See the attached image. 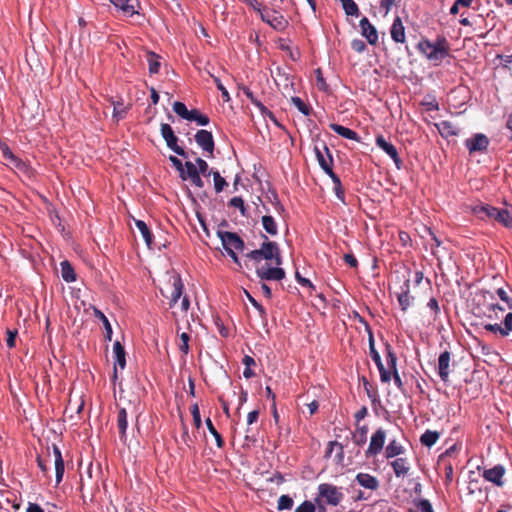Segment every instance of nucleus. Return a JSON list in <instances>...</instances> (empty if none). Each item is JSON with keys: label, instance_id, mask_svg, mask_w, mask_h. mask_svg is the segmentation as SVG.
Listing matches in <instances>:
<instances>
[{"label": "nucleus", "instance_id": "f257e3e1", "mask_svg": "<svg viewBox=\"0 0 512 512\" xmlns=\"http://www.w3.org/2000/svg\"><path fill=\"white\" fill-rule=\"evenodd\" d=\"M417 47L436 66L440 65L443 59L449 56L450 52V45L444 36H438L435 41L423 39Z\"/></svg>", "mask_w": 512, "mask_h": 512}, {"label": "nucleus", "instance_id": "f03ea898", "mask_svg": "<svg viewBox=\"0 0 512 512\" xmlns=\"http://www.w3.org/2000/svg\"><path fill=\"white\" fill-rule=\"evenodd\" d=\"M262 238H264L265 241L261 244L260 248L246 253V257L255 263L267 260L272 261L277 266H280L282 264V257L278 244L276 242L269 241L267 236L264 234H262Z\"/></svg>", "mask_w": 512, "mask_h": 512}, {"label": "nucleus", "instance_id": "7ed1b4c3", "mask_svg": "<svg viewBox=\"0 0 512 512\" xmlns=\"http://www.w3.org/2000/svg\"><path fill=\"white\" fill-rule=\"evenodd\" d=\"M344 495L341 488L330 483H321L318 486V494L315 498V503L320 506L322 502L328 505L337 506L341 503Z\"/></svg>", "mask_w": 512, "mask_h": 512}, {"label": "nucleus", "instance_id": "20e7f679", "mask_svg": "<svg viewBox=\"0 0 512 512\" xmlns=\"http://www.w3.org/2000/svg\"><path fill=\"white\" fill-rule=\"evenodd\" d=\"M372 359L375 362L382 382L387 383L391 380L392 373L397 370V358L395 354H384L385 364L383 363L381 354H371Z\"/></svg>", "mask_w": 512, "mask_h": 512}, {"label": "nucleus", "instance_id": "39448f33", "mask_svg": "<svg viewBox=\"0 0 512 512\" xmlns=\"http://www.w3.org/2000/svg\"><path fill=\"white\" fill-rule=\"evenodd\" d=\"M160 132L169 149H171L177 155L187 158L188 155L186 151L178 145V137L175 135L172 127L169 124L162 123Z\"/></svg>", "mask_w": 512, "mask_h": 512}, {"label": "nucleus", "instance_id": "423d86ee", "mask_svg": "<svg viewBox=\"0 0 512 512\" xmlns=\"http://www.w3.org/2000/svg\"><path fill=\"white\" fill-rule=\"evenodd\" d=\"M218 237L221 239L222 245L226 251L229 250H237V251H243L245 244L242 238L234 233V232H228V231H217Z\"/></svg>", "mask_w": 512, "mask_h": 512}, {"label": "nucleus", "instance_id": "0eeeda50", "mask_svg": "<svg viewBox=\"0 0 512 512\" xmlns=\"http://www.w3.org/2000/svg\"><path fill=\"white\" fill-rule=\"evenodd\" d=\"M314 152L316 155V159L320 167L323 169V171L325 173L331 172L333 158L327 145L324 142H322L320 145L316 144L314 147Z\"/></svg>", "mask_w": 512, "mask_h": 512}, {"label": "nucleus", "instance_id": "6e6552de", "mask_svg": "<svg viewBox=\"0 0 512 512\" xmlns=\"http://www.w3.org/2000/svg\"><path fill=\"white\" fill-rule=\"evenodd\" d=\"M386 440V432L384 429H377L370 438V443L365 451L366 457L377 456L383 450Z\"/></svg>", "mask_w": 512, "mask_h": 512}, {"label": "nucleus", "instance_id": "1a4fd4ad", "mask_svg": "<svg viewBox=\"0 0 512 512\" xmlns=\"http://www.w3.org/2000/svg\"><path fill=\"white\" fill-rule=\"evenodd\" d=\"M257 276L264 281H280L285 278L284 269L280 268L276 265V267H268L267 265H262L256 268Z\"/></svg>", "mask_w": 512, "mask_h": 512}, {"label": "nucleus", "instance_id": "9d476101", "mask_svg": "<svg viewBox=\"0 0 512 512\" xmlns=\"http://www.w3.org/2000/svg\"><path fill=\"white\" fill-rule=\"evenodd\" d=\"M505 473L506 470L504 466L498 464L492 468L484 469L482 476L486 481L493 483L495 486L502 487L505 484V481L503 479Z\"/></svg>", "mask_w": 512, "mask_h": 512}, {"label": "nucleus", "instance_id": "9b49d317", "mask_svg": "<svg viewBox=\"0 0 512 512\" xmlns=\"http://www.w3.org/2000/svg\"><path fill=\"white\" fill-rule=\"evenodd\" d=\"M194 138H195L197 145L199 147H201V149L204 152H207L210 155L213 154V151L215 148V142H214L213 135L210 131H207L204 129L198 130L197 133L195 134Z\"/></svg>", "mask_w": 512, "mask_h": 512}, {"label": "nucleus", "instance_id": "f8f14e48", "mask_svg": "<svg viewBox=\"0 0 512 512\" xmlns=\"http://www.w3.org/2000/svg\"><path fill=\"white\" fill-rule=\"evenodd\" d=\"M376 145L383 150L387 155H389L393 162L395 163L398 169L401 168L402 160L400 159L396 147L390 142L386 141V139L382 135H378L375 139Z\"/></svg>", "mask_w": 512, "mask_h": 512}, {"label": "nucleus", "instance_id": "ddd939ff", "mask_svg": "<svg viewBox=\"0 0 512 512\" xmlns=\"http://www.w3.org/2000/svg\"><path fill=\"white\" fill-rule=\"evenodd\" d=\"M465 145L470 153L482 152L487 149L489 140L484 134H476L473 138L467 139Z\"/></svg>", "mask_w": 512, "mask_h": 512}, {"label": "nucleus", "instance_id": "4468645a", "mask_svg": "<svg viewBox=\"0 0 512 512\" xmlns=\"http://www.w3.org/2000/svg\"><path fill=\"white\" fill-rule=\"evenodd\" d=\"M359 26L361 28V34L367 39L368 43L375 45L378 42V32L375 26L372 25L366 17L360 20Z\"/></svg>", "mask_w": 512, "mask_h": 512}, {"label": "nucleus", "instance_id": "2eb2a0df", "mask_svg": "<svg viewBox=\"0 0 512 512\" xmlns=\"http://www.w3.org/2000/svg\"><path fill=\"white\" fill-rule=\"evenodd\" d=\"M397 299L399 302V305L403 311H406L412 301L413 297L410 296V281L406 280L403 285L400 287V292L397 293Z\"/></svg>", "mask_w": 512, "mask_h": 512}, {"label": "nucleus", "instance_id": "dca6fc26", "mask_svg": "<svg viewBox=\"0 0 512 512\" xmlns=\"http://www.w3.org/2000/svg\"><path fill=\"white\" fill-rule=\"evenodd\" d=\"M355 481L363 488L375 491L379 488V481L375 476L368 473H358Z\"/></svg>", "mask_w": 512, "mask_h": 512}, {"label": "nucleus", "instance_id": "f3484780", "mask_svg": "<svg viewBox=\"0 0 512 512\" xmlns=\"http://www.w3.org/2000/svg\"><path fill=\"white\" fill-rule=\"evenodd\" d=\"M53 454H54V465H55V473H56V483L59 484L64 475L65 466L64 460L62 458L61 451L58 446L53 445Z\"/></svg>", "mask_w": 512, "mask_h": 512}, {"label": "nucleus", "instance_id": "a211bd4d", "mask_svg": "<svg viewBox=\"0 0 512 512\" xmlns=\"http://www.w3.org/2000/svg\"><path fill=\"white\" fill-rule=\"evenodd\" d=\"M391 38L393 41L397 43L405 42V28L403 26L402 20L399 16H397L391 26Z\"/></svg>", "mask_w": 512, "mask_h": 512}, {"label": "nucleus", "instance_id": "6ab92c4d", "mask_svg": "<svg viewBox=\"0 0 512 512\" xmlns=\"http://www.w3.org/2000/svg\"><path fill=\"white\" fill-rule=\"evenodd\" d=\"M390 465L396 475V477H405L410 471V464L407 458H396Z\"/></svg>", "mask_w": 512, "mask_h": 512}, {"label": "nucleus", "instance_id": "aec40b11", "mask_svg": "<svg viewBox=\"0 0 512 512\" xmlns=\"http://www.w3.org/2000/svg\"><path fill=\"white\" fill-rule=\"evenodd\" d=\"M329 127L332 131H334L335 133H337L338 135H340L346 139L354 140L357 142L360 141L359 135L355 131H353L347 127H344V126H342L340 124H336V123H331L329 125Z\"/></svg>", "mask_w": 512, "mask_h": 512}, {"label": "nucleus", "instance_id": "412c9836", "mask_svg": "<svg viewBox=\"0 0 512 512\" xmlns=\"http://www.w3.org/2000/svg\"><path fill=\"white\" fill-rule=\"evenodd\" d=\"M183 292V283L181 277L176 275L173 277L172 291L170 295V307L174 306L181 298Z\"/></svg>", "mask_w": 512, "mask_h": 512}, {"label": "nucleus", "instance_id": "4be33fe9", "mask_svg": "<svg viewBox=\"0 0 512 512\" xmlns=\"http://www.w3.org/2000/svg\"><path fill=\"white\" fill-rule=\"evenodd\" d=\"M493 219L507 228H512V207L510 209L497 208Z\"/></svg>", "mask_w": 512, "mask_h": 512}, {"label": "nucleus", "instance_id": "5701e85b", "mask_svg": "<svg viewBox=\"0 0 512 512\" xmlns=\"http://www.w3.org/2000/svg\"><path fill=\"white\" fill-rule=\"evenodd\" d=\"M450 354H440L438 361V373L442 381L448 382Z\"/></svg>", "mask_w": 512, "mask_h": 512}, {"label": "nucleus", "instance_id": "b1692460", "mask_svg": "<svg viewBox=\"0 0 512 512\" xmlns=\"http://www.w3.org/2000/svg\"><path fill=\"white\" fill-rule=\"evenodd\" d=\"M266 23L275 30H283L287 25V21L284 17L276 11H271L269 16H267Z\"/></svg>", "mask_w": 512, "mask_h": 512}, {"label": "nucleus", "instance_id": "393cba45", "mask_svg": "<svg viewBox=\"0 0 512 512\" xmlns=\"http://www.w3.org/2000/svg\"><path fill=\"white\" fill-rule=\"evenodd\" d=\"M404 451V447L396 439H392L385 448V457L394 458L403 454Z\"/></svg>", "mask_w": 512, "mask_h": 512}, {"label": "nucleus", "instance_id": "a878e982", "mask_svg": "<svg viewBox=\"0 0 512 512\" xmlns=\"http://www.w3.org/2000/svg\"><path fill=\"white\" fill-rule=\"evenodd\" d=\"M436 127L442 137L448 138L458 134V129L449 121H441L436 124Z\"/></svg>", "mask_w": 512, "mask_h": 512}, {"label": "nucleus", "instance_id": "bb28decb", "mask_svg": "<svg viewBox=\"0 0 512 512\" xmlns=\"http://www.w3.org/2000/svg\"><path fill=\"white\" fill-rule=\"evenodd\" d=\"M497 208L490 206L488 204H478L473 208L474 214H476L480 218H490L493 219L494 214Z\"/></svg>", "mask_w": 512, "mask_h": 512}, {"label": "nucleus", "instance_id": "cd10ccee", "mask_svg": "<svg viewBox=\"0 0 512 512\" xmlns=\"http://www.w3.org/2000/svg\"><path fill=\"white\" fill-rule=\"evenodd\" d=\"M117 426L120 432L121 440H126V430L128 426L127 422V412L125 408H121L117 415Z\"/></svg>", "mask_w": 512, "mask_h": 512}, {"label": "nucleus", "instance_id": "c85d7f7f", "mask_svg": "<svg viewBox=\"0 0 512 512\" xmlns=\"http://www.w3.org/2000/svg\"><path fill=\"white\" fill-rule=\"evenodd\" d=\"M264 230L271 236L278 234V226L274 218L270 215H264L261 219Z\"/></svg>", "mask_w": 512, "mask_h": 512}, {"label": "nucleus", "instance_id": "c756f323", "mask_svg": "<svg viewBox=\"0 0 512 512\" xmlns=\"http://www.w3.org/2000/svg\"><path fill=\"white\" fill-rule=\"evenodd\" d=\"M61 276L64 281L70 283L76 280V274L72 265L68 261L61 262Z\"/></svg>", "mask_w": 512, "mask_h": 512}, {"label": "nucleus", "instance_id": "7c9ffc66", "mask_svg": "<svg viewBox=\"0 0 512 512\" xmlns=\"http://www.w3.org/2000/svg\"><path fill=\"white\" fill-rule=\"evenodd\" d=\"M135 225L136 227L138 228V230L140 231L146 245L151 248L152 246V233L150 232V229L148 228V226L146 225V223L142 220H135Z\"/></svg>", "mask_w": 512, "mask_h": 512}, {"label": "nucleus", "instance_id": "2f4dec72", "mask_svg": "<svg viewBox=\"0 0 512 512\" xmlns=\"http://www.w3.org/2000/svg\"><path fill=\"white\" fill-rule=\"evenodd\" d=\"M439 433L432 430H426L420 437V442L426 447L433 446L439 439Z\"/></svg>", "mask_w": 512, "mask_h": 512}, {"label": "nucleus", "instance_id": "473e14b6", "mask_svg": "<svg viewBox=\"0 0 512 512\" xmlns=\"http://www.w3.org/2000/svg\"><path fill=\"white\" fill-rule=\"evenodd\" d=\"M367 426L358 427L355 433L352 435V440L357 446H362L367 441Z\"/></svg>", "mask_w": 512, "mask_h": 512}, {"label": "nucleus", "instance_id": "72a5a7b5", "mask_svg": "<svg viewBox=\"0 0 512 512\" xmlns=\"http://www.w3.org/2000/svg\"><path fill=\"white\" fill-rule=\"evenodd\" d=\"M345 13L348 16L358 17L360 14L358 5L354 0H340Z\"/></svg>", "mask_w": 512, "mask_h": 512}, {"label": "nucleus", "instance_id": "f704fd0d", "mask_svg": "<svg viewBox=\"0 0 512 512\" xmlns=\"http://www.w3.org/2000/svg\"><path fill=\"white\" fill-rule=\"evenodd\" d=\"M0 148L2 150V155H3V158L5 160L11 162L12 164H14L18 168L23 167L25 165L20 159H18L12 153V151L9 149V147L7 145H3Z\"/></svg>", "mask_w": 512, "mask_h": 512}, {"label": "nucleus", "instance_id": "c9c22d12", "mask_svg": "<svg viewBox=\"0 0 512 512\" xmlns=\"http://www.w3.org/2000/svg\"><path fill=\"white\" fill-rule=\"evenodd\" d=\"M110 1L115 7L121 9L127 15L132 16L136 13L134 6L132 4H130L131 0H110Z\"/></svg>", "mask_w": 512, "mask_h": 512}, {"label": "nucleus", "instance_id": "e433bc0d", "mask_svg": "<svg viewBox=\"0 0 512 512\" xmlns=\"http://www.w3.org/2000/svg\"><path fill=\"white\" fill-rule=\"evenodd\" d=\"M147 62H148V66H149V72L151 74H156L159 72L161 64H160L158 55H156L153 52H149L147 54Z\"/></svg>", "mask_w": 512, "mask_h": 512}, {"label": "nucleus", "instance_id": "4c0bfd02", "mask_svg": "<svg viewBox=\"0 0 512 512\" xmlns=\"http://www.w3.org/2000/svg\"><path fill=\"white\" fill-rule=\"evenodd\" d=\"M205 423H206V426L209 430V432L211 433V435L215 438V441H216V445L218 448H223L224 445H225V442L221 436V434L216 430V428L214 427L212 421L210 418H207L205 420Z\"/></svg>", "mask_w": 512, "mask_h": 512}, {"label": "nucleus", "instance_id": "58836bf2", "mask_svg": "<svg viewBox=\"0 0 512 512\" xmlns=\"http://www.w3.org/2000/svg\"><path fill=\"white\" fill-rule=\"evenodd\" d=\"M243 93L246 95V97L262 112V114L268 113L270 116H272V113L267 110V108L253 95L251 90L247 87H244Z\"/></svg>", "mask_w": 512, "mask_h": 512}, {"label": "nucleus", "instance_id": "ea45409f", "mask_svg": "<svg viewBox=\"0 0 512 512\" xmlns=\"http://www.w3.org/2000/svg\"><path fill=\"white\" fill-rule=\"evenodd\" d=\"M188 121H195L200 126H206L209 124L210 119L208 116L200 113L197 109L191 110V116L189 117Z\"/></svg>", "mask_w": 512, "mask_h": 512}, {"label": "nucleus", "instance_id": "a19ab883", "mask_svg": "<svg viewBox=\"0 0 512 512\" xmlns=\"http://www.w3.org/2000/svg\"><path fill=\"white\" fill-rule=\"evenodd\" d=\"M242 362L245 365V369L243 371V376L246 379H250L253 376H255V372L251 369V366H255L256 365L255 360L251 356L246 354L245 357L243 358Z\"/></svg>", "mask_w": 512, "mask_h": 512}, {"label": "nucleus", "instance_id": "79ce46f5", "mask_svg": "<svg viewBox=\"0 0 512 512\" xmlns=\"http://www.w3.org/2000/svg\"><path fill=\"white\" fill-rule=\"evenodd\" d=\"M174 112L181 118L188 120L191 116V110H188L183 102L176 101L173 104Z\"/></svg>", "mask_w": 512, "mask_h": 512}, {"label": "nucleus", "instance_id": "37998d69", "mask_svg": "<svg viewBox=\"0 0 512 512\" xmlns=\"http://www.w3.org/2000/svg\"><path fill=\"white\" fill-rule=\"evenodd\" d=\"M116 358L114 361V367H113V380L115 381L117 379V372L118 369L123 370L126 366V354H115Z\"/></svg>", "mask_w": 512, "mask_h": 512}, {"label": "nucleus", "instance_id": "c03bdc74", "mask_svg": "<svg viewBox=\"0 0 512 512\" xmlns=\"http://www.w3.org/2000/svg\"><path fill=\"white\" fill-rule=\"evenodd\" d=\"M293 504V499L289 495H281L277 502V509L279 511L290 510L293 507Z\"/></svg>", "mask_w": 512, "mask_h": 512}, {"label": "nucleus", "instance_id": "a18cd8bd", "mask_svg": "<svg viewBox=\"0 0 512 512\" xmlns=\"http://www.w3.org/2000/svg\"><path fill=\"white\" fill-rule=\"evenodd\" d=\"M291 102L303 115L308 116L310 114L309 106H307L300 97H292Z\"/></svg>", "mask_w": 512, "mask_h": 512}, {"label": "nucleus", "instance_id": "49530a36", "mask_svg": "<svg viewBox=\"0 0 512 512\" xmlns=\"http://www.w3.org/2000/svg\"><path fill=\"white\" fill-rule=\"evenodd\" d=\"M212 175L214 180L215 191L219 193L227 186V182L218 171H214Z\"/></svg>", "mask_w": 512, "mask_h": 512}, {"label": "nucleus", "instance_id": "de8ad7c7", "mask_svg": "<svg viewBox=\"0 0 512 512\" xmlns=\"http://www.w3.org/2000/svg\"><path fill=\"white\" fill-rule=\"evenodd\" d=\"M196 165L197 169L199 171V174H202L203 176L207 177L213 174L214 171L209 170V166L205 160L202 158L196 159Z\"/></svg>", "mask_w": 512, "mask_h": 512}, {"label": "nucleus", "instance_id": "09e8293b", "mask_svg": "<svg viewBox=\"0 0 512 512\" xmlns=\"http://www.w3.org/2000/svg\"><path fill=\"white\" fill-rule=\"evenodd\" d=\"M334 447L338 448V457H339V460L341 461L342 458H343V455H344V447H343V445L341 443H339L337 441H330L328 443V448H327V451H326V457H329L331 455Z\"/></svg>", "mask_w": 512, "mask_h": 512}, {"label": "nucleus", "instance_id": "8fccbe9b", "mask_svg": "<svg viewBox=\"0 0 512 512\" xmlns=\"http://www.w3.org/2000/svg\"><path fill=\"white\" fill-rule=\"evenodd\" d=\"M229 206L238 208L242 216H246V207L244 205V200L241 197H233L229 201Z\"/></svg>", "mask_w": 512, "mask_h": 512}, {"label": "nucleus", "instance_id": "3c124183", "mask_svg": "<svg viewBox=\"0 0 512 512\" xmlns=\"http://www.w3.org/2000/svg\"><path fill=\"white\" fill-rule=\"evenodd\" d=\"M169 161L172 163V165L179 172L181 179L182 180H186L184 165H183L182 161L180 159H178L176 156H173V155H171L169 157Z\"/></svg>", "mask_w": 512, "mask_h": 512}, {"label": "nucleus", "instance_id": "603ef678", "mask_svg": "<svg viewBox=\"0 0 512 512\" xmlns=\"http://www.w3.org/2000/svg\"><path fill=\"white\" fill-rule=\"evenodd\" d=\"M184 170H185V176H186V180L187 179H191L192 177L196 176L197 174H199V171L197 169V165H195L194 163L190 162V161H187L184 165Z\"/></svg>", "mask_w": 512, "mask_h": 512}, {"label": "nucleus", "instance_id": "864d4df0", "mask_svg": "<svg viewBox=\"0 0 512 512\" xmlns=\"http://www.w3.org/2000/svg\"><path fill=\"white\" fill-rule=\"evenodd\" d=\"M190 410H191V414H192V417H193V423H194L195 427L197 429H199L201 427V425H202V420H201L198 404L194 403L191 406Z\"/></svg>", "mask_w": 512, "mask_h": 512}, {"label": "nucleus", "instance_id": "5fc2aeb1", "mask_svg": "<svg viewBox=\"0 0 512 512\" xmlns=\"http://www.w3.org/2000/svg\"><path fill=\"white\" fill-rule=\"evenodd\" d=\"M315 511H316L315 503H313L309 500H305L299 506H297L296 509L294 510V512H315Z\"/></svg>", "mask_w": 512, "mask_h": 512}, {"label": "nucleus", "instance_id": "6e6d98bb", "mask_svg": "<svg viewBox=\"0 0 512 512\" xmlns=\"http://www.w3.org/2000/svg\"><path fill=\"white\" fill-rule=\"evenodd\" d=\"M212 77H213V80H214V83H215L217 89L221 92V96H222L223 100L225 102L230 101L229 92L224 87V85L222 84L221 80L218 77H215V76H212Z\"/></svg>", "mask_w": 512, "mask_h": 512}, {"label": "nucleus", "instance_id": "4d7b16f0", "mask_svg": "<svg viewBox=\"0 0 512 512\" xmlns=\"http://www.w3.org/2000/svg\"><path fill=\"white\" fill-rule=\"evenodd\" d=\"M114 109H113V117L117 119L124 118L126 114V107H124L122 102L113 103Z\"/></svg>", "mask_w": 512, "mask_h": 512}, {"label": "nucleus", "instance_id": "13d9d810", "mask_svg": "<svg viewBox=\"0 0 512 512\" xmlns=\"http://www.w3.org/2000/svg\"><path fill=\"white\" fill-rule=\"evenodd\" d=\"M189 340H190V336H189L188 333L183 332L180 335L178 347H179L181 352H188V350H189V344H188Z\"/></svg>", "mask_w": 512, "mask_h": 512}, {"label": "nucleus", "instance_id": "bf43d9fd", "mask_svg": "<svg viewBox=\"0 0 512 512\" xmlns=\"http://www.w3.org/2000/svg\"><path fill=\"white\" fill-rule=\"evenodd\" d=\"M6 345L8 349H13L15 347L17 331H11L9 329L6 330Z\"/></svg>", "mask_w": 512, "mask_h": 512}, {"label": "nucleus", "instance_id": "052dcab7", "mask_svg": "<svg viewBox=\"0 0 512 512\" xmlns=\"http://www.w3.org/2000/svg\"><path fill=\"white\" fill-rule=\"evenodd\" d=\"M51 461V456L50 454L48 453L47 455V459L41 457V456H38L37 457V464H38V467L40 468V470L42 471V473L44 475L47 474V471H48V467H47V462H50Z\"/></svg>", "mask_w": 512, "mask_h": 512}, {"label": "nucleus", "instance_id": "680f3d73", "mask_svg": "<svg viewBox=\"0 0 512 512\" xmlns=\"http://www.w3.org/2000/svg\"><path fill=\"white\" fill-rule=\"evenodd\" d=\"M99 315H100V318L103 320V323H104V326H105L104 337H105V339H108L109 341H111L112 327H111L108 319L105 317V315L103 313L99 312Z\"/></svg>", "mask_w": 512, "mask_h": 512}, {"label": "nucleus", "instance_id": "e2e57ef3", "mask_svg": "<svg viewBox=\"0 0 512 512\" xmlns=\"http://www.w3.org/2000/svg\"><path fill=\"white\" fill-rule=\"evenodd\" d=\"M497 295L507 304L508 308L512 310V298L508 296L507 292L503 288H499L497 290Z\"/></svg>", "mask_w": 512, "mask_h": 512}, {"label": "nucleus", "instance_id": "0e129e2a", "mask_svg": "<svg viewBox=\"0 0 512 512\" xmlns=\"http://www.w3.org/2000/svg\"><path fill=\"white\" fill-rule=\"evenodd\" d=\"M351 47L354 51L358 52V53H362L366 50V44L364 41L360 40V39H354L352 42H351Z\"/></svg>", "mask_w": 512, "mask_h": 512}, {"label": "nucleus", "instance_id": "69168bd1", "mask_svg": "<svg viewBox=\"0 0 512 512\" xmlns=\"http://www.w3.org/2000/svg\"><path fill=\"white\" fill-rule=\"evenodd\" d=\"M503 330H504L503 336L508 335L509 332L512 331V312L508 313L505 316Z\"/></svg>", "mask_w": 512, "mask_h": 512}, {"label": "nucleus", "instance_id": "338daca9", "mask_svg": "<svg viewBox=\"0 0 512 512\" xmlns=\"http://www.w3.org/2000/svg\"><path fill=\"white\" fill-rule=\"evenodd\" d=\"M397 0H381L380 2V8L384 10V14L387 15L392 6L396 5Z\"/></svg>", "mask_w": 512, "mask_h": 512}, {"label": "nucleus", "instance_id": "774afa93", "mask_svg": "<svg viewBox=\"0 0 512 512\" xmlns=\"http://www.w3.org/2000/svg\"><path fill=\"white\" fill-rule=\"evenodd\" d=\"M418 507L422 512H434L431 503L427 499L420 500Z\"/></svg>", "mask_w": 512, "mask_h": 512}]
</instances>
